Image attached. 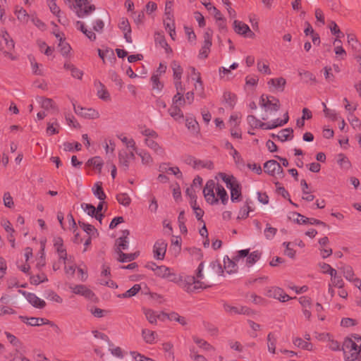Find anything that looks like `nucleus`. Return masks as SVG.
Here are the masks:
<instances>
[{"mask_svg": "<svg viewBox=\"0 0 361 361\" xmlns=\"http://www.w3.org/2000/svg\"><path fill=\"white\" fill-rule=\"evenodd\" d=\"M142 336L145 343L153 344L156 342L157 334L155 331L145 329L142 330Z\"/></svg>", "mask_w": 361, "mask_h": 361, "instance_id": "nucleus-37", "label": "nucleus"}, {"mask_svg": "<svg viewBox=\"0 0 361 361\" xmlns=\"http://www.w3.org/2000/svg\"><path fill=\"white\" fill-rule=\"evenodd\" d=\"M168 111L170 116L173 117L176 121L182 120L184 117L183 113L180 107L176 105H171Z\"/></svg>", "mask_w": 361, "mask_h": 361, "instance_id": "nucleus-46", "label": "nucleus"}, {"mask_svg": "<svg viewBox=\"0 0 361 361\" xmlns=\"http://www.w3.org/2000/svg\"><path fill=\"white\" fill-rule=\"evenodd\" d=\"M163 22L165 28H170L173 27V25H175L174 14H164Z\"/></svg>", "mask_w": 361, "mask_h": 361, "instance_id": "nucleus-62", "label": "nucleus"}, {"mask_svg": "<svg viewBox=\"0 0 361 361\" xmlns=\"http://www.w3.org/2000/svg\"><path fill=\"white\" fill-rule=\"evenodd\" d=\"M212 45V43L203 42L202 48L200 49L199 52V57L202 59L207 58Z\"/></svg>", "mask_w": 361, "mask_h": 361, "instance_id": "nucleus-63", "label": "nucleus"}, {"mask_svg": "<svg viewBox=\"0 0 361 361\" xmlns=\"http://www.w3.org/2000/svg\"><path fill=\"white\" fill-rule=\"evenodd\" d=\"M144 314L148 322L153 324H157V319H160L161 316H166V314L164 312L158 313L150 309L145 310Z\"/></svg>", "mask_w": 361, "mask_h": 361, "instance_id": "nucleus-32", "label": "nucleus"}, {"mask_svg": "<svg viewBox=\"0 0 361 361\" xmlns=\"http://www.w3.org/2000/svg\"><path fill=\"white\" fill-rule=\"evenodd\" d=\"M219 177L226 183V188L231 191V200L233 202L241 200V186L237 179L232 175L220 173Z\"/></svg>", "mask_w": 361, "mask_h": 361, "instance_id": "nucleus-1", "label": "nucleus"}, {"mask_svg": "<svg viewBox=\"0 0 361 361\" xmlns=\"http://www.w3.org/2000/svg\"><path fill=\"white\" fill-rule=\"evenodd\" d=\"M329 28L332 35L338 36V37H344L343 33L341 31L338 25L334 21H331L329 23Z\"/></svg>", "mask_w": 361, "mask_h": 361, "instance_id": "nucleus-61", "label": "nucleus"}, {"mask_svg": "<svg viewBox=\"0 0 361 361\" xmlns=\"http://www.w3.org/2000/svg\"><path fill=\"white\" fill-rule=\"evenodd\" d=\"M20 319L23 322L31 326H39L47 324L53 327L56 332H60L61 331L60 328L56 324L45 318L20 316Z\"/></svg>", "mask_w": 361, "mask_h": 361, "instance_id": "nucleus-9", "label": "nucleus"}, {"mask_svg": "<svg viewBox=\"0 0 361 361\" xmlns=\"http://www.w3.org/2000/svg\"><path fill=\"white\" fill-rule=\"evenodd\" d=\"M347 39L348 44L354 51H359L360 50V44L355 39V36L352 35H348Z\"/></svg>", "mask_w": 361, "mask_h": 361, "instance_id": "nucleus-64", "label": "nucleus"}, {"mask_svg": "<svg viewBox=\"0 0 361 361\" xmlns=\"http://www.w3.org/2000/svg\"><path fill=\"white\" fill-rule=\"evenodd\" d=\"M140 290V285L135 284L131 288H130L123 294L118 295L117 297L120 298H131L135 295Z\"/></svg>", "mask_w": 361, "mask_h": 361, "instance_id": "nucleus-49", "label": "nucleus"}, {"mask_svg": "<svg viewBox=\"0 0 361 361\" xmlns=\"http://www.w3.org/2000/svg\"><path fill=\"white\" fill-rule=\"evenodd\" d=\"M15 13L18 20L23 24H27L31 18V16L23 8H17Z\"/></svg>", "mask_w": 361, "mask_h": 361, "instance_id": "nucleus-44", "label": "nucleus"}, {"mask_svg": "<svg viewBox=\"0 0 361 361\" xmlns=\"http://www.w3.org/2000/svg\"><path fill=\"white\" fill-rule=\"evenodd\" d=\"M288 120H289L288 114L286 112L283 115V119L277 118V119L272 121L270 123H263L262 122V123L261 125V128L264 129V130H271V129L276 128L277 127H281V126H284L285 124H286L288 122Z\"/></svg>", "mask_w": 361, "mask_h": 361, "instance_id": "nucleus-22", "label": "nucleus"}, {"mask_svg": "<svg viewBox=\"0 0 361 361\" xmlns=\"http://www.w3.org/2000/svg\"><path fill=\"white\" fill-rule=\"evenodd\" d=\"M130 232L128 230H123L122 235L116 240V251H123L128 248L129 241L128 235Z\"/></svg>", "mask_w": 361, "mask_h": 361, "instance_id": "nucleus-24", "label": "nucleus"}, {"mask_svg": "<svg viewBox=\"0 0 361 361\" xmlns=\"http://www.w3.org/2000/svg\"><path fill=\"white\" fill-rule=\"evenodd\" d=\"M116 198L118 203L124 207H128L131 203V198L126 192L117 194Z\"/></svg>", "mask_w": 361, "mask_h": 361, "instance_id": "nucleus-51", "label": "nucleus"}, {"mask_svg": "<svg viewBox=\"0 0 361 361\" xmlns=\"http://www.w3.org/2000/svg\"><path fill=\"white\" fill-rule=\"evenodd\" d=\"M257 67L258 71L267 74V75H271V71L269 68V64L267 63L264 62L262 60H259L257 63Z\"/></svg>", "mask_w": 361, "mask_h": 361, "instance_id": "nucleus-60", "label": "nucleus"}, {"mask_svg": "<svg viewBox=\"0 0 361 361\" xmlns=\"http://www.w3.org/2000/svg\"><path fill=\"white\" fill-rule=\"evenodd\" d=\"M19 293L23 294L29 303H30L33 307L42 309L46 306L45 301L37 297L35 293H28L21 290H19Z\"/></svg>", "mask_w": 361, "mask_h": 361, "instance_id": "nucleus-17", "label": "nucleus"}, {"mask_svg": "<svg viewBox=\"0 0 361 361\" xmlns=\"http://www.w3.org/2000/svg\"><path fill=\"white\" fill-rule=\"evenodd\" d=\"M69 288L73 293L82 295L87 299H92L94 296V293L85 285H71Z\"/></svg>", "mask_w": 361, "mask_h": 361, "instance_id": "nucleus-19", "label": "nucleus"}, {"mask_svg": "<svg viewBox=\"0 0 361 361\" xmlns=\"http://www.w3.org/2000/svg\"><path fill=\"white\" fill-rule=\"evenodd\" d=\"M341 270L345 279L350 282L355 278L354 271L350 266H345L341 268Z\"/></svg>", "mask_w": 361, "mask_h": 361, "instance_id": "nucleus-58", "label": "nucleus"}, {"mask_svg": "<svg viewBox=\"0 0 361 361\" xmlns=\"http://www.w3.org/2000/svg\"><path fill=\"white\" fill-rule=\"evenodd\" d=\"M233 28L235 32L240 35L253 37L255 34L251 31L249 26L245 23L240 20H234Z\"/></svg>", "mask_w": 361, "mask_h": 361, "instance_id": "nucleus-21", "label": "nucleus"}, {"mask_svg": "<svg viewBox=\"0 0 361 361\" xmlns=\"http://www.w3.org/2000/svg\"><path fill=\"white\" fill-rule=\"evenodd\" d=\"M293 343L295 345L303 350L312 351L314 349L313 345L311 343L305 341L299 337L293 338Z\"/></svg>", "mask_w": 361, "mask_h": 361, "instance_id": "nucleus-42", "label": "nucleus"}, {"mask_svg": "<svg viewBox=\"0 0 361 361\" xmlns=\"http://www.w3.org/2000/svg\"><path fill=\"white\" fill-rule=\"evenodd\" d=\"M167 248V243L163 239L157 240L153 247L154 257L156 259L162 260L165 257Z\"/></svg>", "mask_w": 361, "mask_h": 361, "instance_id": "nucleus-16", "label": "nucleus"}, {"mask_svg": "<svg viewBox=\"0 0 361 361\" xmlns=\"http://www.w3.org/2000/svg\"><path fill=\"white\" fill-rule=\"evenodd\" d=\"M297 222L302 224H309L311 225H322L324 227L326 226V224L320 220L314 218H307L300 214H298Z\"/></svg>", "mask_w": 361, "mask_h": 361, "instance_id": "nucleus-33", "label": "nucleus"}, {"mask_svg": "<svg viewBox=\"0 0 361 361\" xmlns=\"http://www.w3.org/2000/svg\"><path fill=\"white\" fill-rule=\"evenodd\" d=\"M64 264V271L66 275L68 277H73L75 270H76V266L75 264H73V257L70 255L68 257V259L61 260Z\"/></svg>", "mask_w": 361, "mask_h": 361, "instance_id": "nucleus-27", "label": "nucleus"}, {"mask_svg": "<svg viewBox=\"0 0 361 361\" xmlns=\"http://www.w3.org/2000/svg\"><path fill=\"white\" fill-rule=\"evenodd\" d=\"M187 78L188 80L191 79L194 81V90L197 95L204 98L205 94L200 73L197 71L195 67L190 66L188 68Z\"/></svg>", "mask_w": 361, "mask_h": 361, "instance_id": "nucleus-2", "label": "nucleus"}, {"mask_svg": "<svg viewBox=\"0 0 361 361\" xmlns=\"http://www.w3.org/2000/svg\"><path fill=\"white\" fill-rule=\"evenodd\" d=\"M224 310L231 315L234 314H251L252 310L246 306H232L229 304H224Z\"/></svg>", "mask_w": 361, "mask_h": 361, "instance_id": "nucleus-18", "label": "nucleus"}, {"mask_svg": "<svg viewBox=\"0 0 361 361\" xmlns=\"http://www.w3.org/2000/svg\"><path fill=\"white\" fill-rule=\"evenodd\" d=\"M40 104H41V107L46 109V110H49V109H56V104L54 103V102L53 101V99H49V98H40Z\"/></svg>", "mask_w": 361, "mask_h": 361, "instance_id": "nucleus-59", "label": "nucleus"}, {"mask_svg": "<svg viewBox=\"0 0 361 361\" xmlns=\"http://www.w3.org/2000/svg\"><path fill=\"white\" fill-rule=\"evenodd\" d=\"M3 43L8 50H11L14 48V42L13 39H10L8 34L6 30H1L0 31V48L4 49Z\"/></svg>", "mask_w": 361, "mask_h": 361, "instance_id": "nucleus-26", "label": "nucleus"}, {"mask_svg": "<svg viewBox=\"0 0 361 361\" xmlns=\"http://www.w3.org/2000/svg\"><path fill=\"white\" fill-rule=\"evenodd\" d=\"M156 276L162 279H167L169 281L178 283L181 281V277L171 271V269L166 266H156L154 269Z\"/></svg>", "mask_w": 361, "mask_h": 361, "instance_id": "nucleus-8", "label": "nucleus"}, {"mask_svg": "<svg viewBox=\"0 0 361 361\" xmlns=\"http://www.w3.org/2000/svg\"><path fill=\"white\" fill-rule=\"evenodd\" d=\"M286 84V80L285 78L280 77L276 78H271L268 82L267 85H269L270 89H273L274 90H277L279 92H283Z\"/></svg>", "mask_w": 361, "mask_h": 361, "instance_id": "nucleus-25", "label": "nucleus"}, {"mask_svg": "<svg viewBox=\"0 0 361 361\" xmlns=\"http://www.w3.org/2000/svg\"><path fill=\"white\" fill-rule=\"evenodd\" d=\"M79 224L84 231L91 236L98 235L97 230L92 225L81 221H79Z\"/></svg>", "mask_w": 361, "mask_h": 361, "instance_id": "nucleus-54", "label": "nucleus"}, {"mask_svg": "<svg viewBox=\"0 0 361 361\" xmlns=\"http://www.w3.org/2000/svg\"><path fill=\"white\" fill-rule=\"evenodd\" d=\"M135 151L132 150H122L118 153V163L120 167L124 171H127L129 168L130 161L135 159Z\"/></svg>", "mask_w": 361, "mask_h": 361, "instance_id": "nucleus-13", "label": "nucleus"}, {"mask_svg": "<svg viewBox=\"0 0 361 361\" xmlns=\"http://www.w3.org/2000/svg\"><path fill=\"white\" fill-rule=\"evenodd\" d=\"M266 295L269 298L277 299L281 302H286L292 299L282 288L275 286L268 288Z\"/></svg>", "mask_w": 361, "mask_h": 361, "instance_id": "nucleus-14", "label": "nucleus"}, {"mask_svg": "<svg viewBox=\"0 0 361 361\" xmlns=\"http://www.w3.org/2000/svg\"><path fill=\"white\" fill-rule=\"evenodd\" d=\"M48 281L47 276L45 274L42 273L40 274L30 276V281L31 284L39 285L41 283L47 282Z\"/></svg>", "mask_w": 361, "mask_h": 361, "instance_id": "nucleus-52", "label": "nucleus"}, {"mask_svg": "<svg viewBox=\"0 0 361 361\" xmlns=\"http://www.w3.org/2000/svg\"><path fill=\"white\" fill-rule=\"evenodd\" d=\"M216 197L220 200L223 204H226L228 201V195L225 188L220 184H216Z\"/></svg>", "mask_w": 361, "mask_h": 361, "instance_id": "nucleus-35", "label": "nucleus"}, {"mask_svg": "<svg viewBox=\"0 0 361 361\" xmlns=\"http://www.w3.org/2000/svg\"><path fill=\"white\" fill-rule=\"evenodd\" d=\"M157 139V138H145L144 142L145 145L153 150L155 154L163 157L165 155V149L156 141Z\"/></svg>", "mask_w": 361, "mask_h": 361, "instance_id": "nucleus-23", "label": "nucleus"}, {"mask_svg": "<svg viewBox=\"0 0 361 361\" xmlns=\"http://www.w3.org/2000/svg\"><path fill=\"white\" fill-rule=\"evenodd\" d=\"M216 183L213 180H209L206 183L203 189V194L205 200L210 204L218 203V198L216 197Z\"/></svg>", "mask_w": 361, "mask_h": 361, "instance_id": "nucleus-12", "label": "nucleus"}, {"mask_svg": "<svg viewBox=\"0 0 361 361\" xmlns=\"http://www.w3.org/2000/svg\"><path fill=\"white\" fill-rule=\"evenodd\" d=\"M271 137L274 138L276 137L281 142L290 140L293 137V130L290 128H284L281 130L278 135L272 134Z\"/></svg>", "mask_w": 361, "mask_h": 361, "instance_id": "nucleus-29", "label": "nucleus"}, {"mask_svg": "<svg viewBox=\"0 0 361 361\" xmlns=\"http://www.w3.org/2000/svg\"><path fill=\"white\" fill-rule=\"evenodd\" d=\"M135 153L141 158L142 164L143 165L149 166L153 163V158L151 154L145 149L138 150Z\"/></svg>", "mask_w": 361, "mask_h": 361, "instance_id": "nucleus-38", "label": "nucleus"}, {"mask_svg": "<svg viewBox=\"0 0 361 361\" xmlns=\"http://www.w3.org/2000/svg\"><path fill=\"white\" fill-rule=\"evenodd\" d=\"M264 169L267 173L277 179H281L284 176L282 167L275 160H269L265 162Z\"/></svg>", "mask_w": 361, "mask_h": 361, "instance_id": "nucleus-10", "label": "nucleus"}, {"mask_svg": "<svg viewBox=\"0 0 361 361\" xmlns=\"http://www.w3.org/2000/svg\"><path fill=\"white\" fill-rule=\"evenodd\" d=\"M261 256L262 252L259 250H255L250 253V249H245L237 252L235 259L240 260L241 259L247 257L245 260L246 265L247 267H252L260 259Z\"/></svg>", "mask_w": 361, "mask_h": 361, "instance_id": "nucleus-5", "label": "nucleus"}, {"mask_svg": "<svg viewBox=\"0 0 361 361\" xmlns=\"http://www.w3.org/2000/svg\"><path fill=\"white\" fill-rule=\"evenodd\" d=\"M92 0H75V4L72 5L75 9L78 17L84 18L89 16L95 10V6L91 4Z\"/></svg>", "mask_w": 361, "mask_h": 361, "instance_id": "nucleus-4", "label": "nucleus"}, {"mask_svg": "<svg viewBox=\"0 0 361 361\" xmlns=\"http://www.w3.org/2000/svg\"><path fill=\"white\" fill-rule=\"evenodd\" d=\"M240 260H235V257L233 259H231L228 257H225L224 258V267L225 271L228 274H233L235 273L238 270V266L236 262H239Z\"/></svg>", "mask_w": 361, "mask_h": 361, "instance_id": "nucleus-28", "label": "nucleus"}, {"mask_svg": "<svg viewBox=\"0 0 361 361\" xmlns=\"http://www.w3.org/2000/svg\"><path fill=\"white\" fill-rule=\"evenodd\" d=\"M118 254V260L121 262H131L134 259H135L138 254L137 253H130V254H126L123 252L122 251H117L116 252Z\"/></svg>", "mask_w": 361, "mask_h": 361, "instance_id": "nucleus-45", "label": "nucleus"}, {"mask_svg": "<svg viewBox=\"0 0 361 361\" xmlns=\"http://www.w3.org/2000/svg\"><path fill=\"white\" fill-rule=\"evenodd\" d=\"M88 166H92L94 169L97 170L99 173L102 171L104 162L101 157H94L90 159H89L87 162Z\"/></svg>", "mask_w": 361, "mask_h": 361, "instance_id": "nucleus-48", "label": "nucleus"}, {"mask_svg": "<svg viewBox=\"0 0 361 361\" xmlns=\"http://www.w3.org/2000/svg\"><path fill=\"white\" fill-rule=\"evenodd\" d=\"M171 321H176L183 326L187 324V320L184 317L180 316L176 312H171L169 314H166V316Z\"/></svg>", "mask_w": 361, "mask_h": 361, "instance_id": "nucleus-56", "label": "nucleus"}, {"mask_svg": "<svg viewBox=\"0 0 361 361\" xmlns=\"http://www.w3.org/2000/svg\"><path fill=\"white\" fill-rule=\"evenodd\" d=\"M331 280L330 284L334 286L335 288L341 289L344 287V281L341 276H338L337 271L336 270L332 274L330 275Z\"/></svg>", "mask_w": 361, "mask_h": 361, "instance_id": "nucleus-41", "label": "nucleus"}, {"mask_svg": "<svg viewBox=\"0 0 361 361\" xmlns=\"http://www.w3.org/2000/svg\"><path fill=\"white\" fill-rule=\"evenodd\" d=\"M54 247L57 253L59 261L68 259L66 249L63 245V240L61 237L54 238Z\"/></svg>", "mask_w": 361, "mask_h": 361, "instance_id": "nucleus-20", "label": "nucleus"}, {"mask_svg": "<svg viewBox=\"0 0 361 361\" xmlns=\"http://www.w3.org/2000/svg\"><path fill=\"white\" fill-rule=\"evenodd\" d=\"M259 105L270 113L276 112L280 109L279 100L271 95L262 94L259 99Z\"/></svg>", "mask_w": 361, "mask_h": 361, "instance_id": "nucleus-7", "label": "nucleus"}, {"mask_svg": "<svg viewBox=\"0 0 361 361\" xmlns=\"http://www.w3.org/2000/svg\"><path fill=\"white\" fill-rule=\"evenodd\" d=\"M118 138L121 141L126 145V148L128 150H133L137 152V147L135 140L133 138H130L126 137V135L121 134L118 135Z\"/></svg>", "mask_w": 361, "mask_h": 361, "instance_id": "nucleus-43", "label": "nucleus"}, {"mask_svg": "<svg viewBox=\"0 0 361 361\" xmlns=\"http://www.w3.org/2000/svg\"><path fill=\"white\" fill-rule=\"evenodd\" d=\"M171 68L173 71V79H182L183 69L180 63L176 61H173L171 63Z\"/></svg>", "mask_w": 361, "mask_h": 361, "instance_id": "nucleus-39", "label": "nucleus"}, {"mask_svg": "<svg viewBox=\"0 0 361 361\" xmlns=\"http://www.w3.org/2000/svg\"><path fill=\"white\" fill-rule=\"evenodd\" d=\"M37 44L40 51L44 54L46 56H51L54 52V48L48 46L45 42L42 40L37 41Z\"/></svg>", "mask_w": 361, "mask_h": 361, "instance_id": "nucleus-53", "label": "nucleus"}, {"mask_svg": "<svg viewBox=\"0 0 361 361\" xmlns=\"http://www.w3.org/2000/svg\"><path fill=\"white\" fill-rule=\"evenodd\" d=\"M96 86L97 97L104 102H109L111 100V96L106 87L100 82H99Z\"/></svg>", "mask_w": 361, "mask_h": 361, "instance_id": "nucleus-30", "label": "nucleus"}, {"mask_svg": "<svg viewBox=\"0 0 361 361\" xmlns=\"http://www.w3.org/2000/svg\"><path fill=\"white\" fill-rule=\"evenodd\" d=\"M250 202L246 201L245 204L240 208L238 213V219H246L249 216L250 212L253 211L250 205Z\"/></svg>", "mask_w": 361, "mask_h": 361, "instance_id": "nucleus-57", "label": "nucleus"}, {"mask_svg": "<svg viewBox=\"0 0 361 361\" xmlns=\"http://www.w3.org/2000/svg\"><path fill=\"white\" fill-rule=\"evenodd\" d=\"M193 341L201 348L204 349L207 351H214L215 348L205 340L198 338L197 336H194Z\"/></svg>", "mask_w": 361, "mask_h": 361, "instance_id": "nucleus-47", "label": "nucleus"}, {"mask_svg": "<svg viewBox=\"0 0 361 361\" xmlns=\"http://www.w3.org/2000/svg\"><path fill=\"white\" fill-rule=\"evenodd\" d=\"M185 161L188 164L190 165L193 169L196 170H200L202 169H213L212 162L208 160H201L192 157H189L186 159Z\"/></svg>", "mask_w": 361, "mask_h": 361, "instance_id": "nucleus-15", "label": "nucleus"}, {"mask_svg": "<svg viewBox=\"0 0 361 361\" xmlns=\"http://www.w3.org/2000/svg\"><path fill=\"white\" fill-rule=\"evenodd\" d=\"M300 184H301V186H302V193H303V196H302V199L303 200H305L308 202H311L314 199V196L312 194H310L307 190L308 188V185L306 182L305 180H302L301 182H300Z\"/></svg>", "mask_w": 361, "mask_h": 361, "instance_id": "nucleus-55", "label": "nucleus"}, {"mask_svg": "<svg viewBox=\"0 0 361 361\" xmlns=\"http://www.w3.org/2000/svg\"><path fill=\"white\" fill-rule=\"evenodd\" d=\"M278 340V336L276 333L270 332L267 335V348L269 353L275 354L276 345Z\"/></svg>", "mask_w": 361, "mask_h": 361, "instance_id": "nucleus-36", "label": "nucleus"}, {"mask_svg": "<svg viewBox=\"0 0 361 361\" xmlns=\"http://www.w3.org/2000/svg\"><path fill=\"white\" fill-rule=\"evenodd\" d=\"M204 269V264L201 262L197 269V279L194 276L188 277V286L186 287L185 290L188 292H192L195 289L198 288H204L207 286L204 282H201L199 279H202L203 278L202 271Z\"/></svg>", "mask_w": 361, "mask_h": 361, "instance_id": "nucleus-6", "label": "nucleus"}, {"mask_svg": "<svg viewBox=\"0 0 361 361\" xmlns=\"http://www.w3.org/2000/svg\"><path fill=\"white\" fill-rule=\"evenodd\" d=\"M159 171H161L162 173H168L173 174L177 178L182 177V173L178 166L170 167V166H169V164L166 163H163V164H160Z\"/></svg>", "mask_w": 361, "mask_h": 361, "instance_id": "nucleus-31", "label": "nucleus"}, {"mask_svg": "<svg viewBox=\"0 0 361 361\" xmlns=\"http://www.w3.org/2000/svg\"><path fill=\"white\" fill-rule=\"evenodd\" d=\"M92 191L94 195L100 201H104V200L106 198V195L102 188V183L100 181L96 182L94 184L92 188Z\"/></svg>", "mask_w": 361, "mask_h": 361, "instance_id": "nucleus-34", "label": "nucleus"}, {"mask_svg": "<svg viewBox=\"0 0 361 361\" xmlns=\"http://www.w3.org/2000/svg\"><path fill=\"white\" fill-rule=\"evenodd\" d=\"M191 197V207H192L195 216L198 220L202 219L204 215V211L197 205V201L195 195H190Z\"/></svg>", "mask_w": 361, "mask_h": 361, "instance_id": "nucleus-50", "label": "nucleus"}, {"mask_svg": "<svg viewBox=\"0 0 361 361\" xmlns=\"http://www.w3.org/2000/svg\"><path fill=\"white\" fill-rule=\"evenodd\" d=\"M73 105L74 112L79 116L88 120H94L100 117V114L98 110L93 108H86L81 106Z\"/></svg>", "mask_w": 361, "mask_h": 361, "instance_id": "nucleus-11", "label": "nucleus"}, {"mask_svg": "<svg viewBox=\"0 0 361 361\" xmlns=\"http://www.w3.org/2000/svg\"><path fill=\"white\" fill-rule=\"evenodd\" d=\"M28 59L30 62L32 73L37 75H42L44 74L43 66L38 63L33 56H29Z\"/></svg>", "mask_w": 361, "mask_h": 361, "instance_id": "nucleus-40", "label": "nucleus"}, {"mask_svg": "<svg viewBox=\"0 0 361 361\" xmlns=\"http://www.w3.org/2000/svg\"><path fill=\"white\" fill-rule=\"evenodd\" d=\"M343 350L345 361H355L358 359L361 348L351 340H345Z\"/></svg>", "mask_w": 361, "mask_h": 361, "instance_id": "nucleus-3", "label": "nucleus"}]
</instances>
